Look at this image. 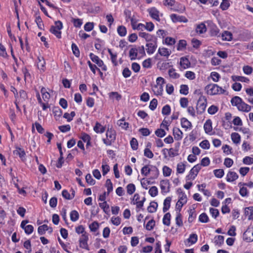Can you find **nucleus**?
I'll return each instance as SVG.
<instances>
[{
    "mask_svg": "<svg viewBox=\"0 0 253 253\" xmlns=\"http://www.w3.org/2000/svg\"><path fill=\"white\" fill-rule=\"evenodd\" d=\"M70 215L71 220L73 222L77 221L79 218V212L76 210L71 211Z\"/></svg>",
    "mask_w": 253,
    "mask_h": 253,
    "instance_id": "obj_34",
    "label": "nucleus"
},
{
    "mask_svg": "<svg viewBox=\"0 0 253 253\" xmlns=\"http://www.w3.org/2000/svg\"><path fill=\"white\" fill-rule=\"evenodd\" d=\"M188 211L189 214L188 217V221L189 222H192L196 217V213L194 211V209H190Z\"/></svg>",
    "mask_w": 253,
    "mask_h": 253,
    "instance_id": "obj_58",
    "label": "nucleus"
},
{
    "mask_svg": "<svg viewBox=\"0 0 253 253\" xmlns=\"http://www.w3.org/2000/svg\"><path fill=\"white\" fill-rule=\"evenodd\" d=\"M221 37L223 41H230L232 39V34L230 32L226 31L221 34Z\"/></svg>",
    "mask_w": 253,
    "mask_h": 253,
    "instance_id": "obj_27",
    "label": "nucleus"
},
{
    "mask_svg": "<svg viewBox=\"0 0 253 253\" xmlns=\"http://www.w3.org/2000/svg\"><path fill=\"white\" fill-rule=\"evenodd\" d=\"M88 240V234L87 233H84L82 235L81 238L79 239L80 247L81 248L84 249L86 250H89V247L87 244Z\"/></svg>",
    "mask_w": 253,
    "mask_h": 253,
    "instance_id": "obj_7",
    "label": "nucleus"
},
{
    "mask_svg": "<svg viewBox=\"0 0 253 253\" xmlns=\"http://www.w3.org/2000/svg\"><path fill=\"white\" fill-rule=\"evenodd\" d=\"M229 0H222L220 7L223 10H225L228 8L230 6Z\"/></svg>",
    "mask_w": 253,
    "mask_h": 253,
    "instance_id": "obj_48",
    "label": "nucleus"
},
{
    "mask_svg": "<svg viewBox=\"0 0 253 253\" xmlns=\"http://www.w3.org/2000/svg\"><path fill=\"white\" fill-rule=\"evenodd\" d=\"M105 186L107 189V194L113 190V184L110 179H107L106 181Z\"/></svg>",
    "mask_w": 253,
    "mask_h": 253,
    "instance_id": "obj_45",
    "label": "nucleus"
},
{
    "mask_svg": "<svg viewBox=\"0 0 253 253\" xmlns=\"http://www.w3.org/2000/svg\"><path fill=\"white\" fill-rule=\"evenodd\" d=\"M85 180H86V182L91 185H93L94 184H95V180H94L91 174H89V173H88L86 176H85Z\"/></svg>",
    "mask_w": 253,
    "mask_h": 253,
    "instance_id": "obj_60",
    "label": "nucleus"
},
{
    "mask_svg": "<svg viewBox=\"0 0 253 253\" xmlns=\"http://www.w3.org/2000/svg\"><path fill=\"white\" fill-rule=\"evenodd\" d=\"M153 90L157 95H161L163 91V85L156 84L153 87Z\"/></svg>",
    "mask_w": 253,
    "mask_h": 253,
    "instance_id": "obj_35",
    "label": "nucleus"
},
{
    "mask_svg": "<svg viewBox=\"0 0 253 253\" xmlns=\"http://www.w3.org/2000/svg\"><path fill=\"white\" fill-rule=\"evenodd\" d=\"M205 89L207 90L208 93L210 95L224 94L225 92V90L216 84H209L206 86Z\"/></svg>",
    "mask_w": 253,
    "mask_h": 253,
    "instance_id": "obj_2",
    "label": "nucleus"
},
{
    "mask_svg": "<svg viewBox=\"0 0 253 253\" xmlns=\"http://www.w3.org/2000/svg\"><path fill=\"white\" fill-rule=\"evenodd\" d=\"M117 125L122 128L126 129L128 127V123L125 122V119L123 118L117 122Z\"/></svg>",
    "mask_w": 253,
    "mask_h": 253,
    "instance_id": "obj_40",
    "label": "nucleus"
},
{
    "mask_svg": "<svg viewBox=\"0 0 253 253\" xmlns=\"http://www.w3.org/2000/svg\"><path fill=\"white\" fill-rule=\"evenodd\" d=\"M244 238L248 242L253 241V232L247 230L244 233Z\"/></svg>",
    "mask_w": 253,
    "mask_h": 253,
    "instance_id": "obj_21",
    "label": "nucleus"
},
{
    "mask_svg": "<svg viewBox=\"0 0 253 253\" xmlns=\"http://www.w3.org/2000/svg\"><path fill=\"white\" fill-rule=\"evenodd\" d=\"M170 18L173 22H183L184 23H186L188 21L187 19L185 17L178 15L176 14H171Z\"/></svg>",
    "mask_w": 253,
    "mask_h": 253,
    "instance_id": "obj_14",
    "label": "nucleus"
},
{
    "mask_svg": "<svg viewBox=\"0 0 253 253\" xmlns=\"http://www.w3.org/2000/svg\"><path fill=\"white\" fill-rule=\"evenodd\" d=\"M215 244L221 245L224 242V237L221 235H218L215 237Z\"/></svg>",
    "mask_w": 253,
    "mask_h": 253,
    "instance_id": "obj_54",
    "label": "nucleus"
},
{
    "mask_svg": "<svg viewBox=\"0 0 253 253\" xmlns=\"http://www.w3.org/2000/svg\"><path fill=\"white\" fill-rule=\"evenodd\" d=\"M118 34L121 37H124L126 34V28L124 26H119L117 28Z\"/></svg>",
    "mask_w": 253,
    "mask_h": 253,
    "instance_id": "obj_38",
    "label": "nucleus"
},
{
    "mask_svg": "<svg viewBox=\"0 0 253 253\" xmlns=\"http://www.w3.org/2000/svg\"><path fill=\"white\" fill-rule=\"evenodd\" d=\"M185 170V165L182 163H178L177 165V172L179 173H183Z\"/></svg>",
    "mask_w": 253,
    "mask_h": 253,
    "instance_id": "obj_53",
    "label": "nucleus"
},
{
    "mask_svg": "<svg viewBox=\"0 0 253 253\" xmlns=\"http://www.w3.org/2000/svg\"><path fill=\"white\" fill-rule=\"evenodd\" d=\"M171 51L165 47H160L158 49V53L155 55V59L159 60V55L165 56L168 58L171 54Z\"/></svg>",
    "mask_w": 253,
    "mask_h": 253,
    "instance_id": "obj_9",
    "label": "nucleus"
},
{
    "mask_svg": "<svg viewBox=\"0 0 253 253\" xmlns=\"http://www.w3.org/2000/svg\"><path fill=\"white\" fill-rule=\"evenodd\" d=\"M72 22L73 23L74 26L77 28H80L83 24L82 20L79 18H73L72 19Z\"/></svg>",
    "mask_w": 253,
    "mask_h": 253,
    "instance_id": "obj_63",
    "label": "nucleus"
},
{
    "mask_svg": "<svg viewBox=\"0 0 253 253\" xmlns=\"http://www.w3.org/2000/svg\"><path fill=\"white\" fill-rule=\"evenodd\" d=\"M231 139L234 143H239L241 140L240 135L237 132H233L231 134Z\"/></svg>",
    "mask_w": 253,
    "mask_h": 253,
    "instance_id": "obj_36",
    "label": "nucleus"
},
{
    "mask_svg": "<svg viewBox=\"0 0 253 253\" xmlns=\"http://www.w3.org/2000/svg\"><path fill=\"white\" fill-rule=\"evenodd\" d=\"M148 12L149 13L150 16L154 19H155L157 21H160V19L159 17V11L158 9L155 7H153L150 8L148 9Z\"/></svg>",
    "mask_w": 253,
    "mask_h": 253,
    "instance_id": "obj_10",
    "label": "nucleus"
},
{
    "mask_svg": "<svg viewBox=\"0 0 253 253\" xmlns=\"http://www.w3.org/2000/svg\"><path fill=\"white\" fill-rule=\"evenodd\" d=\"M130 146L132 150H136L138 148V142L136 138H132L130 142Z\"/></svg>",
    "mask_w": 253,
    "mask_h": 253,
    "instance_id": "obj_56",
    "label": "nucleus"
},
{
    "mask_svg": "<svg viewBox=\"0 0 253 253\" xmlns=\"http://www.w3.org/2000/svg\"><path fill=\"white\" fill-rule=\"evenodd\" d=\"M238 178V175L234 171H229L226 175V180L228 182H233Z\"/></svg>",
    "mask_w": 253,
    "mask_h": 253,
    "instance_id": "obj_17",
    "label": "nucleus"
},
{
    "mask_svg": "<svg viewBox=\"0 0 253 253\" xmlns=\"http://www.w3.org/2000/svg\"><path fill=\"white\" fill-rule=\"evenodd\" d=\"M94 131L97 133H102L105 131V127L102 126L99 123L96 122L93 127Z\"/></svg>",
    "mask_w": 253,
    "mask_h": 253,
    "instance_id": "obj_23",
    "label": "nucleus"
},
{
    "mask_svg": "<svg viewBox=\"0 0 253 253\" xmlns=\"http://www.w3.org/2000/svg\"><path fill=\"white\" fill-rule=\"evenodd\" d=\"M187 198L186 194L183 192V191H181L180 193V195L179 196V200L178 201L180 203H182L183 204H186L187 202Z\"/></svg>",
    "mask_w": 253,
    "mask_h": 253,
    "instance_id": "obj_49",
    "label": "nucleus"
},
{
    "mask_svg": "<svg viewBox=\"0 0 253 253\" xmlns=\"http://www.w3.org/2000/svg\"><path fill=\"white\" fill-rule=\"evenodd\" d=\"M188 86L186 84H182L180 86V93L184 95L188 93Z\"/></svg>",
    "mask_w": 253,
    "mask_h": 253,
    "instance_id": "obj_61",
    "label": "nucleus"
},
{
    "mask_svg": "<svg viewBox=\"0 0 253 253\" xmlns=\"http://www.w3.org/2000/svg\"><path fill=\"white\" fill-rule=\"evenodd\" d=\"M71 47H72V49L73 54L77 57H79L80 56V50L79 49L78 47L74 43H72Z\"/></svg>",
    "mask_w": 253,
    "mask_h": 253,
    "instance_id": "obj_44",
    "label": "nucleus"
},
{
    "mask_svg": "<svg viewBox=\"0 0 253 253\" xmlns=\"http://www.w3.org/2000/svg\"><path fill=\"white\" fill-rule=\"evenodd\" d=\"M210 34L212 37H219V29L216 25H212L211 26Z\"/></svg>",
    "mask_w": 253,
    "mask_h": 253,
    "instance_id": "obj_18",
    "label": "nucleus"
},
{
    "mask_svg": "<svg viewBox=\"0 0 253 253\" xmlns=\"http://www.w3.org/2000/svg\"><path fill=\"white\" fill-rule=\"evenodd\" d=\"M171 198L170 197H168L166 198L164 202V207L163 211L164 212H166L170 207V202Z\"/></svg>",
    "mask_w": 253,
    "mask_h": 253,
    "instance_id": "obj_25",
    "label": "nucleus"
},
{
    "mask_svg": "<svg viewBox=\"0 0 253 253\" xmlns=\"http://www.w3.org/2000/svg\"><path fill=\"white\" fill-rule=\"evenodd\" d=\"M151 168H150L148 166L146 165L142 168L141 169V173L146 176L150 173L151 172H153L154 176V178H157L159 174V171L158 169L154 166H151Z\"/></svg>",
    "mask_w": 253,
    "mask_h": 253,
    "instance_id": "obj_5",
    "label": "nucleus"
},
{
    "mask_svg": "<svg viewBox=\"0 0 253 253\" xmlns=\"http://www.w3.org/2000/svg\"><path fill=\"white\" fill-rule=\"evenodd\" d=\"M169 182L168 180H163L160 182V186L162 192H168L169 191Z\"/></svg>",
    "mask_w": 253,
    "mask_h": 253,
    "instance_id": "obj_19",
    "label": "nucleus"
},
{
    "mask_svg": "<svg viewBox=\"0 0 253 253\" xmlns=\"http://www.w3.org/2000/svg\"><path fill=\"white\" fill-rule=\"evenodd\" d=\"M89 57L91 60L94 63H95L99 67H101L102 70L106 71L107 67L104 65L103 61L100 59L98 56L94 55L92 53L89 54Z\"/></svg>",
    "mask_w": 253,
    "mask_h": 253,
    "instance_id": "obj_6",
    "label": "nucleus"
},
{
    "mask_svg": "<svg viewBox=\"0 0 253 253\" xmlns=\"http://www.w3.org/2000/svg\"><path fill=\"white\" fill-rule=\"evenodd\" d=\"M201 165L200 164H198L195 165L190 171V174L192 175L194 174L195 175L192 178V179H194L195 177L198 174L199 170L201 169Z\"/></svg>",
    "mask_w": 253,
    "mask_h": 253,
    "instance_id": "obj_24",
    "label": "nucleus"
},
{
    "mask_svg": "<svg viewBox=\"0 0 253 253\" xmlns=\"http://www.w3.org/2000/svg\"><path fill=\"white\" fill-rule=\"evenodd\" d=\"M99 207L103 210L104 212L108 214L110 210H109V206L107 204L106 202L104 201L103 203H101L99 204Z\"/></svg>",
    "mask_w": 253,
    "mask_h": 253,
    "instance_id": "obj_37",
    "label": "nucleus"
},
{
    "mask_svg": "<svg viewBox=\"0 0 253 253\" xmlns=\"http://www.w3.org/2000/svg\"><path fill=\"white\" fill-rule=\"evenodd\" d=\"M170 107L169 105L164 106L162 108V113L164 115H169L170 113Z\"/></svg>",
    "mask_w": 253,
    "mask_h": 253,
    "instance_id": "obj_62",
    "label": "nucleus"
},
{
    "mask_svg": "<svg viewBox=\"0 0 253 253\" xmlns=\"http://www.w3.org/2000/svg\"><path fill=\"white\" fill-rule=\"evenodd\" d=\"M207 27L204 23L197 24L196 26L195 31L198 34L201 35L205 33L207 31Z\"/></svg>",
    "mask_w": 253,
    "mask_h": 253,
    "instance_id": "obj_15",
    "label": "nucleus"
},
{
    "mask_svg": "<svg viewBox=\"0 0 253 253\" xmlns=\"http://www.w3.org/2000/svg\"><path fill=\"white\" fill-rule=\"evenodd\" d=\"M13 154L15 155L18 156L22 161L26 160V153L23 148L16 147V149L13 151Z\"/></svg>",
    "mask_w": 253,
    "mask_h": 253,
    "instance_id": "obj_11",
    "label": "nucleus"
},
{
    "mask_svg": "<svg viewBox=\"0 0 253 253\" xmlns=\"http://www.w3.org/2000/svg\"><path fill=\"white\" fill-rule=\"evenodd\" d=\"M171 215L169 212L166 213L163 218V223L164 225L169 226L170 224Z\"/></svg>",
    "mask_w": 253,
    "mask_h": 253,
    "instance_id": "obj_32",
    "label": "nucleus"
},
{
    "mask_svg": "<svg viewBox=\"0 0 253 253\" xmlns=\"http://www.w3.org/2000/svg\"><path fill=\"white\" fill-rule=\"evenodd\" d=\"M63 28L62 23L60 21H57L55 22V25L51 26L50 28V32L54 34L57 38L60 39L61 38V32L60 30Z\"/></svg>",
    "mask_w": 253,
    "mask_h": 253,
    "instance_id": "obj_3",
    "label": "nucleus"
},
{
    "mask_svg": "<svg viewBox=\"0 0 253 253\" xmlns=\"http://www.w3.org/2000/svg\"><path fill=\"white\" fill-rule=\"evenodd\" d=\"M213 173L215 177L221 178L223 177L224 172L223 169H217L213 170Z\"/></svg>",
    "mask_w": 253,
    "mask_h": 253,
    "instance_id": "obj_50",
    "label": "nucleus"
},
{
    "mask_svg": "<svg viewBox=\"0 0 253 253\" xmlns=\"http://www.w3.org/2000/svg\"><path fill=\"white\" fill-rule=\"evenodd\" d=\"M199 220L202 223H207L209 221V217L206 213H202L199 217Z\"/></svg>",
    "mask_w": 253,
    "mask_h": 253,
    "instance_id": "obj_46",
    "label": "nucleus"
},
{
    "mask_svg": "<svg viewBox=\"0 0 253 253\" xmlns=\"http://www.w3.org/2000/svg\"><path fill=\"white\" fill-rule=\"evenodd\" d=\"M158 207V204L155 202H151L150 206L148 207L147 210L149 212L153 213L156 211Z\"/></svg>",
    "mask_w": 253,
    "mask_h": 253,
    "instance_id": "obj_33",
    "label": "nucleus"
},
{
    "mask_svg": "<svg viewBox=\"0 0 253 253\" xmlns=\"http://www.w3.org/2000/svg\"><path fill=\"white\" fill-rule=\"evenodd\" d=\"M180 65L183 69H186L190 67L191 63L189 59L186 57H182L180 58Z\"/></svg>",
    "mask_w": 253,
    "mask_h": 253,
    "instance_id": "obj_13",
    "label": "nucleus"
},
{
    "mask_svg": "<svg viewBox=\"0 0 253 253\" xmlns=\"http://www.w3.org/2000/svg\"><path fill=\"white\" fill-rule=\"evenodd\" d=\"M233 79L234 81H238L245 83H249L250 81V80L248 78L242 76L233 77Z\"/></svg>",
    "mask_w": 253,
    "mask_h": 253,
    "instance_id": "obj_55",
    "label": "nucleus"
},
{
    "mask_svg": "<svg viewBox=\"0 0 253 253\" xmlns=\"http://www.w3.org/2000/svg\"><path fill=\"white\" fill-rule=\"evenodd\" d=\"M35 22L37 24L38 28L41 30H43V24L40 16L36 17Z\"/></svg>",
    "mask_w": 253,
    "mask_h": 253,
    "instance_id": "obj_47",
    "label": "nucleus"
},
{
    "mask_svg": "<svg viewBox=\"0 0 253 253\" xmlns=\"http://www.w3.org/2000/svg\"><path fill=\"white\" fill-rule=\"evenodd\" d=\"M108 52H109L111 56V59L112 63L114 64V66H116L117 65H118V62L117 60V54L116 53H113L112 51V50L109 48L108 49Z\"/></svg>",
    "mask_w": 253,
    "mask_h": 253,
    "instance_id": "obj_26",
    "label": "nucleus"
},
{
    "mask_svg": "<svg viewBox=\"0 0 253 253\" xmlns=\"http://www.w3.org/2000/svg\"><path fill=\"white\" fill-rule=\"evenodd\" d=\"M207 106V99L203 95H201L197 103L196 110L197 112L199 114H202L206 109Z\"/></svg>",
    "mask_w": 253,
    "mask_h": 253,
    "instance_id": "obj_4",
    "label": "nucleus"
},
{
    "mask_svg": "<svg viewBox=\"0 0 253 253\" xmlns=\"http://www.w3.org/2000/svg\"><path fill=\"white\" fill-rule=\"evenodd\" d=\"M38 67L39 69L44 71L45 62L43 57H38Z\"/></svg>",
    "mask_w": 253,
    "mask_h": 253,
    "instance_id": "obj_30",
    "label": "nucleus"
},
{
    "mask_svg": "<svg viewBox=\"0 0 253 253\" xmlns=\"http://www.w3.org/2000/svg\"><path fill=\"white\" fill-rule=\"evenodd\" d=\"M163 174L165 176H169L171 172V169L165 166L163 168Z\"/></svg>",
    "mask_w": 253,
    "mask_h": 253,
    "instance_id": "obj_64",
    "label": "nucleus"
},
{
    "mask_svg": "<svg viewBox=\"0 0 253 253\" xmlns=\"http://www.w3.org/2000/svg\"><path fill=\"white\" fill-rule=\"evenodd\" d=\"M138 49L136 48H131L129 51V56L131 60H135L137 56Z\"/></svg>",
    "mask_w": 253,
    "mask_h": 253,
    "instance_id": "obj_29",
    "label": "nucleus"
},
{
    "mask_svg": "<svg viewBox=\"0 0 253 253\" xmlns=\"http://www.w3.org/2000/svg\"><path fill=\"white\" fill-rule=\"evenodd\" d=\"M146 46L147 47L146 51L148 54L154 53L157 47V41L152 43H147Z\"/></svg>",
    "mask_w": 253,
    "mask_h": 253,
    "instance_id": "obj_12",
    "label": "nucleus"
},
{
    "mask_svg": "<svg viewBox=\"0 0 253 253\" xmlns=\"http://www.w3.org/2000/svg\"><path fill=\"white\" fill-rule=\"evenodd\" d=\"M158 193V189L155 186L151 187L149 190V194L153 197L156 196Z\"/></svg>",
    "mask_w": 253,
    "mask_h": 253,
    "instance_id": "obj_51",
    "label": "nucleus"
},
{
    "mask_svg": "<svg viewBox=\"0 0 253 253\" xmlns=\"http://www.w3.org/2000/svg\"><path fill=\"white\" fill-rule=\"evenodd\" d=\"M181 124L182 127L185 128L186 129L192 127L191 123L185 118L181 119Z\"/></svg>",
    "mask_w": 253,
    "mask_h": 253,
    "instance_id": "obj_31",
    "label": "nucleus"
},
{
    "mask_svg": "<svg viewBox=\"0 0 253 253\" xmlns=\"http://www.w3.org/2000/svg\"><path fill=\"white\" fill-rule=\"evenodd\" d=\"M169 77L173 79H178L179 77V75L175 72V70L173 68L169 69Z\"/></svg>",
    "mask_w": 253,
    "mask_h": 253,
    "instance_id": "obj_41",
    "label": "nucleus"
},
{
    "mask_svg": "<svg viewBox=\"0 0 253 253\" xmlns=\"http://www.w3.org/2000/svg\"><path fill=\"white\" fill-rule=\"evenodd\" d=\"M198 240V236L196 234H192L190 235L189 238L187 239L188 242H190L192 244H195Z\"/></svg>",
    "mask_w": 253,
    "mask_h": 253,
    "instance_id": "obj_59",
    "label": "nucleus"
},
{
    "mask_svg": "<svg viewBox=\"0 0 253 253\" xmlns=\"http://www.w3.org/2000/svg\"><path fill=\"white\" fill-rule=\"evenodd\" d=\"M106 138L114 142L116 139V131L112 129L108 128L106 133Z\"/></svg>",
    "mask_w": 253,
    "mask_h": 253,
    "instance_id": "obj_16",
    "label": "nucleus"
},
{
    "mask_svg": "<svg viewBox=\"0 0 253 253\" xmlns=\"http://www.w3.org/2000/svg\"><path fill=\"white\" fill-rule=\"evenodd\" d=\"M245 215L248 217L249 219H251L253 217V207H249L246 208L245 209Z\"/></svg>",
    "mask_w": 253,
    "mask_h": 253,
    "instance_id": "obj_28",
    "label": "nucleus"
},
{
    "mask_svg": "<svg viewBox=\"0 0 253 253\" xmlns=\"http://www.w3.org/2000/svg\"><path fill=\"white\" fill-rule=\"evenodd\" d=\"M186 44L187 43L186 41L180 40L177 45V50L179 51L182 50L186 47Z\"/></svg>",
    "mask_w": 253,
    "mask_h": 253,
    "instance_id": "obj_43",
    "label": "nucleus"
},
{
    "mask_svg": "<svg viewBox=\"0 0 253 253\" xmlns=\"http://www.w3.org/2000/svg\"><path fill=\"white\" fill-rule=\"evenodd\" d=\"M155 225V221L154 219L149 220L146 225V229L147 230H151Z\"/></svg>",
    "mask_w": 253,
    "mask_h": 253,
    "instance_id": "obj_57",
    "label": "nucleus"
},
{
    "mask_svg": "<svg viewBox=\"0 0 253 253\" xmlns=\"http://www.w3.org/2000/svg\"><path fill=\"white\" fill-rule=\"evenodd\" d=\"M48 230V226L46 224L40 226L38 229V232L40 235H43L46 231Z\"/></svg>",
    "mask_w": 253,
    "mask_h": 253,
    "instance_id": "obj_39",
    "label": "nucleus"
},
{
    "mask_svg": "<svg viewBox=\"0 0 253 253\" xmlns=\"http://www.w3.org/2000/svg\"><path fill=\"white\" fill-rule=\"evenodd\" d=\"M127 193L129 195H132L135 191V186L132 183L128 184L126 186Z\"/></svg>",
    "mask_w": 253,
    "mask_h": 253,
    "instance_id": "obj_42",
    "label": "nucleus"
},
{
    "mask_svg": "<svg viewBox=\"0 0 253 253\" xmlns=\"http://www.w3.org/2000/svg\"><path fill=\"white\" fill-rule=\"evenodd\" d=\"M212 123L210 120L206 121L204 125V128L206 133H209L212 130Z\"/></svg>",
    "mask_w": 253,
    "mask_h": 253,
    "instance_id": "obj_22",
    "label": "nucleus"
},
{
    "mask_svg": "<svg viewBox=\"0 0 253 253\" xmlns=\"http://www.w3.org/2000/svg\"><path fill=\"white\" fill-rule=\"evenodd\" d=\"M139 36L144 38L147 43H152L157 41L156 36L145 32H140Z\"/></svg>",
    "mask_w": 253,
    "mask_h": 253,
    "instance_id": "obj_8",
    "label": "nucleus"
},
{
    "mask_svg": "<svg viewBox=\"0 0 253 253\" xmlns=\"http://www.w3.org/2000/svg\"><path fill=\"white\" fill-rule=\"evenodd\" d=\"M99 223L97 221H94L89 226L91 231L95 232L99 228Z\"/></svg>",
    "mask_w": 253,
    "mask_h": 253,
    "instance_id": "obj_52",
    "label": "nucleus"
},
{
    "mask_svg": "<svg viewBox=\"0 0 253 253\" xmlns=\"http://www.w3.org/2000/svg\"><path fill=\"white\" fill-rule=\"evenodd\" d=\"M231 103L233 106H236L240 111L249 112L252 109L251 106L246 103L241 97L237 96H235L231 99Z\"/></svg>",
    "mask_w": 253,
    "mask_h": 253,
    "instance_id": "obj_1",
    "label": "nucleus"
},
{
    "mask_svg": "<svg viewBox=\"0 0 253 253\" xmlns=\"http://www.w3.org/2000/svg\"><path fill=\"white\" fill-rule=\"evenodd\" d=\"M173 135L175 140H179L182 138L183 133L178 128H174L173 129Z\"/></svg>",
    "mask_w": 253,
    "mask_h": 253,
    "instance_id": "obj_20",
    "label": "nucleus"
}]
</instances>
